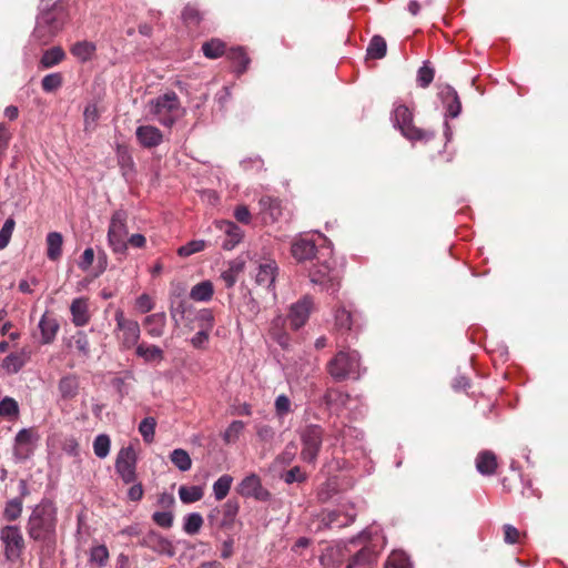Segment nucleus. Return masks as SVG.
Masks as SVG:
<instances>
[{"label": "nucleus", "mask_w": 568, "mask_h": 568, "mask_svg": "<svg viewBox=\"0 0 568 568\" xmlns=\"http://www.w3.org/2000/svg\"><path fill=\"white\" fill-rule=\"evenodd\" d=\"M58 509L54 503L43 498L36 505L28 518V537L40 545V554L52 557L57 549Z\"/></svg>", "instance_id": "f257e3e1"}, {"label": "nucleus", "mask_w": 568, "mask_h": 568, "mask_svg": "<svg viewBox=\"0 0 568 568\" xmlns=\"http://www.w3.org/2000/svg\"><path fill=\"white\" fill-rule=\"evenodd\" d=\"M69 13L62 0H41L31 41L47 45L63 30Z\"/></svg>", "instance_id": "f03ea898"}, {"label": "nucleus", "mask_w": 568, "mask_h": 568, "mask_svg": "<svg viewBox=\"0 0 568 568\" xmlns=\"http://www.w3.org/2000/svg\"><path fill=\"white\" fill-rule=\"evenodd\" d=\"M390 121L393 126L410 142H428L435 136L433 131L418 128L414 124V111L402 100H396L393 103Z\"/></svg>", "instance_id": "7ed1b4c3"}, {"label": "nucleus", "mask_w": 568, "mask_h": 568, "mask_svg": "<svg viewBox=\"0 0 568 568\" xmlns=\"http://www.w3.org/2000/svg\"><path fill=\"white\" fill-rule=\"evenodd\" d=\"M326 371L334 381L343 382L359 379L366 369L362 367L361 355L357 351L342 349L328 361Z\"/></svg>", "instance_id": "20e7f679"}, {"label": "nucleus", "mask_w": 568, "mask_h": 568, "mask_svg": "<svg viewBox=\"0 0 568 568\" xmlns=\"http://www.w3.org/2000/svg\"><path fill=\"white\" fill-rule=\"evenodd\" d=\"M114 337L121 352L130 351L139 344L141 328L135 320L128 318L122 310L114 314Z\"/></svg>", "instance_id": "39448f33"}, {"label": "nucleus", "mask_w": 568, "mask_h": 568, "mask_svg": "<svg viewBox=\"0 0 568 568\" xmlns=\"http://www.w3.org/2000/svg\"><path fill=\"white\" fill-rule=\"evenodd\" d=\"M151 113L164 126H172L181 115V103L178 94L166 92L150 102Z\"/></svg>", "instance_id": "423d86ee"}, {"label": "nucleus", "mask_w": 568, "mask_h": 568, "mask_svg": "<svg viewBox=\"0 0 568 568\" xmlns=\"http://www.w3.org/2000/svg\"><path fill=\"white\" fill-rule=\"evenodd\" d=\"M128 213L123 209L113 212L108 227V244L114 254L126 255Z\"/></svg>", "instance_id": "0eeeda50"}, {"label": "nucleus", "mask_w": 568, "mask_h": 568, "mask_svg": "<svg viewBox=\"0 0 568 568\" xmlns=\"http://www.w3.org/2000/svg\"><path fill=\"white\" fill-rule=\"evenodd\" d=\"M0 541L3 546V556L9 562H17L26 548L22 531L17 525H7L0 529Z\"/></svg>", "instance_id": "6e6552de"}, {"label": "nucleus", "mask_w": 568, "mask_h": 568, "mask_svg": "<svg viewBox=\"0 0 568 568\" xmlns=\"http://www.w3.org/2000/svg\"><path fill=\"white\" fill-rule=\"evenodd\" d=\"M324 430L320 425H307L301 433V459L308 464H314L322 448Z\"/></svg>", "instance_id": "1a4fd4ad"}, {"label": "nucleus", "mask_w": 568, "mask_h": 568, "mask_svg": "<svg viewBox=\"0 0 568 568\" xmlns=\"http://www.w3.org/2000/svg\"><path fill=\"white\" fill-rule=\"evenodd\" d=\"M40 434L34 427L20 429L13 443V457L17 462L30 459L37 449Z\"/></svg>", "instance_id": "9d476101"}, {"label": "nucleus", "mask_w": 568, "mask_h": 568, "mask_svg": "<svg viewBox=\"0 0 568 568\" xmlns=\"http://www.w3.org/2000/svg\"><path fill=\"white\" fill-rule=\"evenodd\" d=\"M138 456L132 446L122 447L116 455L114 468L124 484L136 481Z\"/></svg>", "instance_id": "9b49d317"}, {"label": "nucleus", "mask_w": 568, "mask_h": 568, "mask_svg": "<svg viewBox=\"0 0 568 568\" xmlns=\"http://www.w3.org/2000/svg\"><path fill=\"white\" fill-rule=\"evenodd\" d=\"M310 278L313 284L320 285L322 290L331 293H335L339 287L338 272L331 267L327 261L314 264L310 270Z\"/></svg>", "instance_id": "f8f14e48"}, {"label": "nucleus", "mask_w": 568, "mask_h": 568, "mask_svg": "<svg viewBox=\"0 0 568 568\" xmlns=\"http://www.w3.org/2000/svg\"><path fill=\"white\" fill-rule=\"evenodd\" d=\"M170 316L175 325L184 322H192L194 307L184 296L183 288L173 290L170 294Z\"/></svg>", "instance_id": "ddd939ff"}, {"label": "nucleus", "mask_w": 568, "mask_h": 568, "mask_svg": "<svg viewBox=\"0 0 568 568\" xmlns=\"http://www.w3.org/2000/svg\"><path fill=\"white\" fill-rule=\"evenodd\" d=\"M314 307L313 297L305 295L290 306L286 320L293 331H298L308 321Z\"/></svg>", "instance_id": "4468645a"}, {"label": "nucleus", "mask_w": 568, "mask_h": 568, "mask_svg": "<svg viewBox=\"0 0 568 568\" xmlns=\"http://www.w3.org/2000/svg\"><path fill=\"white\" fill-rule=\"evenodd\" d=\"M239 509V501L236 499H229L221 508L212 509L207 515V519L212 526L227 528L234 524Z\"/></svg>", "instance_id": "2eb2a0df"}, {"label": "nucleus", "mask_w": 568, "mask_h": 568, "mask_svg": "<svg viewBox=\"0 0 568 568\" xmlns=\"http://www.w3.org/2000/svg\"><path fill=\"white\" fill-rule=\"evenodd\" d=\"M283 215L282 201L278 197L263 195L258 200L257 216L264 225L277 223Z\"/></svg>", "instance_id": "dca6fc26"}, {"label": "nucleus", "mask_w": 568, "mask_h": 568, "mask_svg": "<svg viewBox=\"0 0 568 568\" xmlns=\"http://www.w3.org/2000/svg\"><path fill=\"white\" fill-rule=\"evenodd\" d=\"M139 545L149 548L158 555L173 557L175 549L171 540L162 536L160 532L151 529L140 539Z\"/></svg>", "instance_id": "f3484780"}, {"label": "nucleus", "mask_w": 568, "mask_h": 568, "mask_svg": "<svg viewBox=\"0 0 568 568\" xmlns=\"http://www.w3.org/2000/svg\"><path fill=\"white\" fill-rule=\"evenodd\" d=\"M354 505H342L339 508L328 511L323 517V523L328 528H343L352 525L356 519Z\"/></svg>", "instance_id": "a211bd4d"}, {"label": "nucleus", "mask_w": 568, "mask_h": 568, "mask_svg": "<svg viewBox=\"0 0 568 568\" xmlns=\"http://www.w3.org/2000/svg\"><path fill=\"white\" fill-rule=\"evenodd\" d=\"M237 491L243 497H253L260 501L271 499V493L263 487L261 478L256 474H251L239 484Z\"/></svg>", "instance_id": "6ab92c4d"}, {"label": "nucleus", "mask_w": 568, "mask_h": 568, "mask_svg": "<svg viewBox=\"0 0 568 568\" xmlns=\"http://www.w3.org/2000/svg\"><path fill=\"white\" fill-rule=\"evenodd\" d=\"M335 327L341 333L355 332L357 333L361 328L359 318L361 315L357 312H352L344 306L338 307L335 311Z\"/></svg>", "instance_id": "aec40b11"}, {"label": "nucleus", "mask_w": 568, "mask_h": 568, "mask_svg": "<svg viewBox=\"0 0 568 568\" xmlns=\"http://www.w3.org/2000/svg\"><path fill=\"white\" fill-rule=\"evenodd\" d=\"M215 226L225 235V240L222 243L223 250L231 251L243 240L244 232L232 221H216Z\"/></svg>", "instance_id": "412c9836"}, {"label": "nucleus", "mask_w": 568, "mask_h": 568, "mask_svg": "<svg viewBox=\"0 0 568 568\" xmlns=\"http://www.w3.org/2000/svg\"><path fill=\"white\" fill-rule=\"evenodd\" d=\"M71 322L75 327H83L91 321L90 300L79 296L72 300L70 305Z\"/></svg>", "instance_id": "4be33fe9"}, {"label": "nucleus", "mask_w": 568, "mask_h": 568, "mask_svg": "<svg viewBox=\"0 0 568 568\" xmlns=\"http://www.w3.org/2000/svg\"><path fill=\"white\" fill-rule=\"evenodd\" d=\"M438 97L446 110V116L457 118L462 112V102L457 91L449 84L439 87Z\"/></svg>", "instance_id": "5701e85b"}, {"label": "nucleus", "mask_w": 568, "mask_h": 568, "mask_svg": "<svg viewBox=\"0 0 568 568\" xmlns=\"http://www.w3.org/2000/svg\"><path fill=\"white\" fill-rule=\"evenodd\" d=\"M139 144L144 149L159 146L163 142V134L160 129L153 125H139L135 130Z\"/></svg>", "instance_id": "b1692460"}, {"label": "nucleus", "mask_w": 568, "mask_h": 568, "mask_svg": "<svg viewBox=\"0 0 568 568\" xmlns=\"http://www.w3.org/2000/svg\"><path fill=\"white\" fill-rule=\"evenodd\" d=\"M58 392L61 400L74 399L80 392V377L73 373L63 375L58 382Z\"/></svg>", "instance_id": "393cba45"}, {"label": "nucleus", "mask_w": 568, "mask_h": 568, "mask_svg": "<svg viewBox=\"0 0 568 568\" xmlns=\"http://www.w3.org/2000/svg\"><path fill=\"white\" fill-rule=\"evenodd\" d=\"M277 264L273 260H268L261 263L257 267L255 275V282L260 286H264L267 290L274 291V283L277 275Z\"/></svg>", "instance_id": "a878e982"}, {"label": "nucleus", "mask_w": 568, "mask_h": 568, "mask_svg": "<svg viewBox=\"0 0 568 568\" xmlns=\"http://www.w3.org/2000/svg\"><path fill=\"white\" fill-rule=\"evenodd\" d=\"M38 327L40 329L41 335V344L48 345L54 342L57 334L60 329V325L57 321V318L52 315H50L48 312H45L38 324Z\"/></svg>", "instance_id": "bb28decb"}, {"label": "nucleus", "mask_w": 568, "mask_h": 568, "mask_svg": "<svg viewBox=\"0 0 568 568\" xmlns=\"http://www.w3.org/2000/svg\"><path fill=\"white\" fill-rule=\"evenodd\" d=\"M317 252L316 244L312 239L300 237L295 240L291 247V253L298 262L312 260Z\"/></svg>", "instance_id": "cd10ccee"}, {"label": "nucleus", "mask_w": 568, "mask_h": 568, "mask_svg": "<svg viewBox=\"0 0 568 568\" xmlns=\"http://www.w3.org/2000/svg\"><path fill=\"white\" fill-rule=\"evenodd\" d=\"M143 325L149 336L153 338L161 337L164 334L166 325L165 313L161 312L148 315L143 321Z\"/></svg>", "instance_id": "c85d7f7f"}, {"label": "nucleus", "mask_w": 568, "mask_h": 568, "mask_svg": "<svg viewBox=\"0 0 568 568\" xmlns=\"http://www.w3.org/2000/svg\"><path fill=\"white\" fill-rule=\"evenodd\" d=\"M30 358V353L22 349L18 353H10L2 361V368L9 374H17L22 369Z\"/></svg>", "instance_id": "c756f323"}, {"label": "nucleus", "mask_w": 568, "mask_h": 568, "mask_svg": "<svg viewBox=\"0 0 568 568\" xmlns=\"http://www.w3.org/2000/svg\"><path fill=\"white\" fill-rule=\"evenodd\" d=\"M116 161L120 166L122 175L128 180L132 178L135 172V163L131 152L124 145L118 144L116 146Z\"/></svg>", "instance_id": "7c9ffc66"}, {"label": "nucleus", "mask_w": 568, "mask_h": 568, "mask_svg": "<svg viewBox=\"0 0 568 568\" xmlns=\"http://www.w3.org/2000/svg\"><path fill=\"white\" fill-rule=\"evenodd\" d=\"M65 58V51L60 45L52 47L43 51L39 61V68L51 69L59 65Z\"/></svg>", "instance_id": "2f4dec72"}, {"label": "nucleus", "mask_w": 568, "mask_h": 568, "mask_svg": "<svg viewBox=\"0 0 568 568\" xmlns=\"http://www.w3.org/2000/svg\"><path fill=\"white\" fill-rule=\"evenodd\" d=\"M110 559V551L104 544L93 545L88 551V562L94 568H104Z\"/></svg>", "instance_id": "473e14b6"}, {"label": "nucleus", "mask_w": 568, "mask_h": 568, "mask_svg": "<svg viewBox=\"0 0 568 568\" xmlns=\"http://www.w3.org/2000/svg\"><path fill=\"white\" fill-rule=\"evenodd\" d=\"M476 469L485 476H491L497 469L496 455L490 450L480 452L476 457Z\"/></svg>", "instance_id": "72a5a7b5"}, {"label": "nucleus", "mask_w": 568, "mask_h": 568, "mask_svg": "<svg viewBox=\"0 0 568 568\" xmlns=\"http://www.w3.org/2000/svg\"><path fill=\"white\" fill-rule=\"evenodd\" d=\"M227 59L232 62L234 71L243 74L251 62L246 51L242 47L232 48L226 53Z\"/></svg>", "instance_id": "f704fd0d"}, {"label": "nucleus", "mask_w": 568, "mask_h": 568, "mask_svg": "<svg viewBox=\"0 0 568 568\" xmlns=\"http://www.w3.org/2000/svg\"><path fill=\"white\" fill-rule=\"evenodd\" d=\"M97 51V45L91 41H78L71 45L70 52L80 62L85 63L92 59Z\"/></svg>", "instance_id": "c9c22d12"}, {"label": "nucleus", "mask_w": 568, "mask_h": 568, "mask_svg": "<svg viewBox=\"0 0 568 568\" xmlns=\"http://www.w3.org/2000/svg\"><path fill=\"white\" fill-rule=\"evenodd\" d=\"M47 256L50 261H58L62 255L63 236L60 232H50L45 239Z\"/></svg>", "instance_id": "e433bc0d"}, {"label": "nucleus", "mask_w": 568, "mask_h": 568, "mask_svg": "<svg viewBox=\"0 0 568 568\" xmlns=\"http://www.w3.org/2000/svg\"><path fill=\"white\" fill-rule=\"evenodd\" d=\"M135 354L145 363L161 362L163 359V351L156 345L146 343L138 344L135 346Z\"/></svg>", "instance_id": "4c0bfd02"}, {"label": "nucleus", "mask_w": 568, "mask_h": 568, "mask_svg": "<svg viewBox=\"0 0 568 568\" xmlns=\"http://www.w3.org/2000/svg\"><path fill=\"white\" fill-rule=\"evenodd\" d=\"M213 294L214 287L212 282L203 281L191 288L190 298L195 302H209L212 300Z\"/></svg>", "instance_id": "58836bf2"}, {"label": "nucleus", "mask_w": 568, "mask_h": 568, "mask_svg": "<svg viewBox=\"0 0 568 568\" xmlns=\"http://www.w3.org/2000/svg\"><path fill=\"white\" fill-rule=\"evenodd\" d=\"M202 52L207 59H217L227 53L226 44L221 39L213 38L202 44Z\"/></svg>", "instance_id": "ea45409f"}, {"label": "nucleus", "mask_w": 568, "mask_h": 568, "mask_svg": "<svg viewBox=\"0 0 568 568\" xmlns=\"http://www.w3.org/2000/svg\"><path fill=\"white\" fill-rule=\"evenodd\" d=\"M23 501L21 497H16L6 503L2 517L7 521H16L21 517Z\"/></svg>", "instance_id": "a19ab883"}, {"label": "nucleus", "mask_w": 568, "mask_h": 568, "mask_svg": "<svg viewBox=\"0 0 568 568\" xmlns=\"http://www.w3.org/2000/svg\"><path fill=\"white\" fill-rule=\"evenodd\" d=\"M387 44L382 36H374L367 47V55L372 59H383L386 55Z\"/></svg>", "instance_id": "79ce46f5"}, {"label": "nucleus", "mask_w": 568, "mask_h": 568, "mask_svg": "<svg viewBox=\"0 0 568 568\" xmlns=\"http://www.w3.org/2000/svg\"><path fill=\"white\" fill-rule=\"evenodd\" d=\"M170 460L181 471H187L192 467V459L185 449L176 448L170 454Z\"/></svg>", "instance_id": "37998d69"}, {"label": "nucleus", "mask_w": 568, "mask_h": 568, "mask_svg": "<svg viewBox=\"0 0 568 568\" xmlns=\"http://www.w3.org/2000/svg\"><path fill=\"white\" fill-rule=\"evenodd\" d=\"M195 321L199 323V327L202 331L211 332L214 327V315L210 308H202L200 311H194L192 316V322Z\"/></svg>", "instance_id": "c03bdc74"}, {"label": "nucleus", "mask_w": 568, "mask_h": 568, "mask_svg": "<svg viewBox=\"0 0 568 568\" xmlns=\"http://www.w3.org/2000/svg\"><path fill=\"white\" fill-rule=\"evenodd\" d=\"M435 77V69L429 61H424L423 65L417 70L416 83L419 88L426 89L430 85Z\"/></svg>", "instance_id": "a18cd8bd"}, {"label": "nucleus", "mask_w": 568, "mask_h": 568, "mask_svg": "<svg viewBox=\"0 0 568 568\" xmlns=\"http://www.w3.org/2000/svg\"><path fill=\"white\" fill-rule=\"evenodd\" d=\"M233 483V477L231 475H222L214 484H213V494L216 500L224 499L231 489Z\"/></svg>", "instance_id": "49530a36"}, {"label": "nucleus", "mask_w": 568, "mask_h": 568, "mask_svg": "<svg viewBox=\"0 0 568 568\" xmlns=\"http://www.w3.org/2000/svg\"><path fill=\"white\" fill-rule=\"evenodd\" d=\"M179 497L184 504L199 501L203 497V489L200 486H181Z\"/></svg>", "instance_id": "de8ad7c7"}, {"label": "nucleus", "mask_w": 568, "mask_h": 568, "mask_svg": "<svg viewBox=\"0 0 568 568\" xmlns=\"http://www.w3.org/2000/svg\"><path fill=\"white\" fill-rule=\"evenodd\" d=\"M63 84L61 72H53L44 75L41 80V88L45 93H52L59 90Z\"/></svg>", "instance_id": "09e8293b"}, {"label": "nucleus", "mask_w": 568, "mask_h": 568, "mask_svg": "<svg viewBox=\"0 0 568 568\" xmlns=\"http://www.w3.org/2000/svg\"><path fill=\"white\" fill-rule=\"evenodd\" d=\"M323 398L328 407L336 405L345 406L349 399V395L336 388H328Z\"/></svg>", "instance_id": "8fccbe9b"}, {"label": "nucleus", "mask_w": 568, "mask_h": 568, "mask_svg": "<svg viewBox=\"0 0 568 568\" xmlns=\"http://www.w3.org/2000/svg\"><path fill=\"white\" fill-rule=\"evenodd\" d=\"M203 526V517L199 513H190L183 519V530L187 535H195Z\"/></svg>", "instance_id": "3c124183"}, {"label": "nucleus", "mask_w": 568, "mask_h": 568, "mask_svg": "<svg viewBox=\"0 0 568 568\" xmlns=\"http://www.w3.org/2000/svg\"><path fill=\"white\" fill-rule=\"evenodd\" d=\"M373 560V552L368 548H362L354 556H352L346 565V568L366 567Z\"/></svg>", "instance_id": "603ef678"}, {"label": "nucleus", "mask_w": 568, "mask_h": 568, "mask_svg": "<svg viewBox=\"0 0 568 568\" xmlns=\"http://www.w3.org/2000/svg\"><path fill=\"white\" fill-rule=\"evenodd\" d=\"M203 19V13L193 4H187L182 11V20L187 27H197Z\"/></svg>", "instance_id": "864d4df0"}, {"label": "nucleus", "mask_w": 568, "mask_h": 568, "mask_svg": "<svg viewBox=\"0 0 568 568\" xmlns=\"http://www.w3.org/2000/svg\"><path fill=\"white\" fill-rule=\"evenodd\" d=\"M156 420L153 417H145L139 425V432L146 444L154 440Z\"/></svg>", "instance_id": "5fc2aeb1"}, {"label": "nucleus", "mask_w": 568, "mask_h": 568, "mask_svg": "<svg viewBox=\"0 0 568 568\" xmlns=\"http://www.w3.org/2000/svg\"><path fill=\"white\" fill-rule=\"evenodd\" d=\"M111 448V439L106 434L98 435L93 440V452L97 457L103 459L105 458Z\"/></svg>", "instance_id": "6e6d98bb"}, {"label": "nucleus", "mask_w": 568, "mask_h": 568, "mask_svg": "<svg viewBox=\"0 0 568 568\" xmlns=\"http://www.w3.org/2000/svg\"><path fill=\"white\" fill-rule=\"evenodd\" d=\"M243 271V264L232 262L227 270L221 273V278L224 282L227 288H231L235 285L237 281V275Z\"/></svg>", "instance_id": "4d7b16f0"}, {"label": "nucleus", "mask_w": 568, "mask_h": 568, "mask_svg": "<svg viewBox=\"0 0 568 568\" xmlns=\"http://www.w3.org/2000/svg\"><path fill=\"white\" fill-rule=\"evenodd\" d=\"M244 428H245L244 422L233 420L227 426V428L225 429V432L222 435L224 443H226V444L235 443L239 439L242 432L244 430Z\"/></svg>", "instance_id": "13d9d810"}, {"label": "nucleus", "mask_w": 568, "mask_h": 568, "mask_svg": "<svg viewBox=\"0 0 568 568\" xmlns=\"http://www.w3.org/2000/svg\"><path fill=\"white\" fill-rule=\"evenodd\" d=\"M19 415V405L12 397H4L0 400V416L6 418H16Z\"/></svg>", "instance_id": "bf43d9fd"}, {"label": "nucleus", "mask_w": 568, "mask_h": 568, "mask_svg": "<svg viewBox=\"0 0 568 568\" xmlns=\"http://www.w3.org/2000/svg\"><path fill=\"white\" fill-rule=\"evenodd\" d=\"M206 242L204 240H192L178 248V255L189 257L195 253L204 251Z\"/></svg>", "instance_id": "052dcab7"}, {"label": "nucleus", "mask_w": 568, "mask_h": 568, "mask_svg": "<svg viewBox=\"0 0 568 568\" xmlns=\"http://www.w3.org/2000/svg\"><path fill=\"white\" fill-rule=\"evenodd\" d=\"M72 341L75 349L83 357L90 356V342L88 335L83 331H78L73 336Z\"/></svg>", "instance_id": "680f3d73"}, {"label": "nucleus", "mask_w": 568, "mask_h": 568, "mask_svg": "<svg viewBox=\"0 0 568 568\" xmlns=\"http://www.w3.org/2000/svg\"><path fill=\"white\" fill-rule=\"evenodd\" d=\"M133 374L131 372H125L123 377H114L111 382L112 386L119 394L120 398H124L130 393V385L126 383V379H133Z\"/></svg>", "instance_id": "e2e57ef3"}, {"label": "nucleus", "mask_w": 568, "mask_h": 568, "mask_svg": "<svg viewBox=\"0 0 568 568\" xmlns=\"http://www.w3.org/2000/svg\"><path fill=\"white\" fill-rule=\"evenodd\" d=\"M384 568H413L409 558L403 552H393Z\"/></svg>", "instance_id": "0e129e2a"}, {"label": "nucleus", "mask_w": 568, "mask_h": 568, "mask_svg": "<svg viewBox=\"0 0 568 568\" xmlns=\"http://www.w3.org/2000/svg\"><path fill=\"white\" fill-rule=\"evenodd\" d=\"M14 224L16 223L11 217L6 220L3 223L0 230V251L8 246L14 230Z\"/></svg>", "instance_id": "69168bd1"}, {"label": "nucleus", "mask_w": 568, "mask_h": 568, "mask_svg": "<svg viewBox=\"0 0 568 568\" xmlns=\"http://www.w3.org/2000/svg\"><path fill=\"white\" fill-rule=\"evenodd\" d=\"M152 520L159 527L168 529L173 525L174 515L172 511H155L152 515Z\"/></svg>", "instance_id": "338daca9"}, {"label": "nucleus", "mask_w": 568, "mask_h": 568, "mask_svg": "<svg viewBox=\"0 0 568 568\" xmlns=\"http://www.w3.org/2000/svg\"><path fill=\"white\" fill-rule=\"evenodd\" d=\"M291 399L285 395L281 394L275 398V413L280 418H283L291 412Z\"/></svg>", "instance_id": "774afa93"}]
</instances>
